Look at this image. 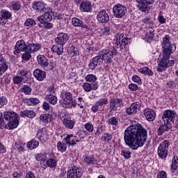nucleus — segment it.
Instances as JSON below:
<instances>
[{
    "mask_svg": "<svg viewBox=\"0 0 178 178\" xmlns=\"http://www.w3.org/2000/svg\"><path fill=\"white\" fill-rule=\"evenodd\" d=\"M26 103L29 106H31V105H37L40 104V99L37 97H31L26 99Z\"/></svg>",
    "mask_w": 178,
    "mask_h": 178,
    "instance_id": "4c0bfd02",
    "label": "nucleus"
},
{
    "mask_svg": "<svg viewBox=\"0 0 178 178\" xmlns=\"http://www.w3.org/2000/svg\"><path fill=\"white\" fill-rule=\"evenodd\" d=\"M123 105V99L113 98L110 102V112H113V111H117L118 108Z\"/></svg>",
    "mask_w": 178,
    "mask_h": 178,
    "instance_id": "2eb2a0df",
    "label": "nucleus"
},
{
    "mask_svg": "<svg viewBox=\"0 0 178 178\" xmlns=\"http://www.w3.org/2000/svg\"><path fill=\"white\" fill-rule=\"evenodd\" d=\"M47 165L49 168H55L56 166V161L54 159H49L47 161Z\"/></svg>",
    "mask_w": 178,
    "mask_h": 178,
    "instance_id": "4d7b16f0",
    "label": "nucleus"
},
{
    "mask_svg": "<svg viewBox=\"0 0 178 178\" xmlns=\"http://www.w3.org/2000/svg\"><path fill=\"white\" fill-rule=\"evenodd\" d=\"M63 123L64 124V126L65 127H67V129H70V130H72L73 129V127H74V121L72 120H69L67 118H64L63 120Z\"/></svg>",
    "mask_w": 178,
    "mask_h": 178,
    "instance_id": "2f4dec72",
    "label": "nucleus"
},
{
    "mask_svg": "<svg viewBox=\"0 0 178 178\" xmlns=\"http://www.w3.org/2000/svg\"><path fill=\"white\" fill-rule=\"evenodd\" d=\"M28 47L29 44H26V42L24 40H20L17 41L15 46V55H17L18 54H20V52H26V51H28Z\"/></svg>",
    "mask_w": 178,
    "mask_h": 178,
    "instance_id": "9d476101",
    "label": "nucleus"
},
{
    "mask_svg": "<svg viewBox=\"0 0 178 178\" xmlns=\"http://www.w3.org/2000/svg\"><path fill=\"white\" fill-rule=\"evenodd\" d=\"M10 5L11 9H13L14 12H17L22 9V3L20 1H12Z\"/></svg>",
    "mask_w": 178,
    "mask_h": 178,
    "instance_id": "473e14b6",
    "label": "nucleus"
},
{
    "mask_svg": "<svg viewBox=\"0 0 178 178\" xmlns=\"http://www.w3.org/2000/svg\"><path fill=\"white\" fill-rule=\"evenodd\" d=\"M6 70H8V65H6V62L4 59L3 62H1L0 64V76H2V74L5 73Z\"/></svg>",
    "mask_w": 178,
    "mask_h": 178,
    "instance_id": "c03bdc74",
    "label": "nucleus"
},
{
    "mask_svg": "<svg viewBox=\"0 0 178 178\" xmlns=\"http://www.w3.org/2000/svg\"><path fill=\"white\" fill-rule=\"evenodd\" d=\"M170 44V36L165 35V37L163 38L162 48H166V47L169 46Z\"/></svg>",
    "mask_w": 178,
    "mask_h": 178,
    "instance_id": "a19ab883",
    "label": "nucleus"
},
{
    "mask_svg": "<svg viewBox=\"0 0 178 178\" xmlns=\"http://www.w3.org/2000/svg\"><path fill=\"white\" fill-rule=\"evenodd\" d=\"M108 122V124H111V126H118V123H119V121L116 117L109 118Z\"/></svg>",
    "mask_w": 178,
    "mask_h": 178,
    "instance_id": "6e6d98bb",
    "label": "nucleus"
},
{
    "mask_svg": "<svg viewBox=\"0 0 178 178\" xmlns=\"http://www.w3.org/2000/svg\"><path fill=\"white\" fill-rule=\"evenodd\" d=\"M60 97L61 98L59 100L60 105L65 108V109H72V108H76L77 105V102L73 99V95L70 92L64 91L60 94Z\"/></svg>",
    "mask_w": 178,
    "mask_h": 178,
    "instance_id": "7ed1b4c3",
    "label": "nucleus"
},
{
    "mask_svg": "<svg viewBox=\"0 0 178 178\" xmlns=\"http://www.w3.org/2000/svg\"><path fill=\"white\" fill-rule=\"evenodd\" d=\"M138 4V9L140 10V12H147V10H149V6L154 5L155 3V0H135Z\"/></svg>",
    "mask_w": 178,
    "mask_h": 178,
    "instance_id": "6e6552de",
    "label": "nucleus"
},
{
    "mask_svg": "<svg viewBox=\"0 0 178 178\" xmlns=\"http://www.w3.org/2000/svg\"><path fill=\"white\" fill-rule=\"evenodd\" d=\"M97 19L99 23L102 24L108 23L109 22V15L105 10H100L97 15Z\"/></svg>",
    "mask_w": 178,
    "mask_h": 178,
    "instance_id": "4468645a",
    "label": "nucleus"
},
{
    "mask_svg": "<svg viewBox=\"0 0 178 178\" xmlns=\"http://www.w3.org/2000/svg\"><path fill=\"white\" fill-rule=\"evenodd\" d=\"M72 26L74 27H81V29H85L86 30H90V26L86 24L82 20L79 18L74 17L72 19Z\"/></svg>",
    "mask_w": 178,
    "mask_h": 178,
    "instance_id": "a211bd4d",
    "label": "nucleus"
},
{
    "mask_svg": "<svg viewBox=\"0 0 178 178\" xmlns=\"http://www.w3.org/2000/svg\"><path fill=\"white\" fill-rule=\"evenodd\" d=\"M57 148L60 152H65L66 151V144L63 142H58L57 143Z\"/></svg>",
    "mask_w": 178,
    "mask_h": 178,
    "instance_id": "de8ad7c7",
    "label": "nucleus"
},
{
    "mask_svg": "<svg viewBox=\"0 0 178 178\" xmlns=\"http://www.w3.org/2000/svg\"><path fill=\"white\" fill-rule=\"evenodd\" d=\"M139 73H142L143 74H147V76H153L154 72L152 70H149L148 67H143V68H140L138 70Z\"/></svg>",
    "mask_w": 178,
    "mask_h": 178,
    "instance_id": "58836bf2",
    "label": "nucleus"
},
{
    "mask_svg": "<svg viewBox=\"0 0 178 178\" xmlns=\"http://www.w3.org/2000/svg\"><path fill=\"white\" fill-rule=\"evenodd\" d=\"M163 56L166 59H170V54H173L176 50V46L175 44H171L165 46L163 49Z\"/></svg>",
    "mask_w": 178,
    "mask_h": 178,
    "instance_id": "f3484780",
    "label": "nucleus"
},
{
    "mask_svg": "<svg viewBox=\"0 0 178 178\" xmlns=\"http://www.w3.org/2000/svg\"><path fill=\"white\" fill-rule=\"evenodd\" d=\"M18 76L20 77H22V79L24 80V79H27V74H29V70L27 69H22L19 71H18Z\"/></svg>",
    "mask_w": 178,
    "mask_h": 178,
    "instance_id": "09e8293b",
    "label": "nucleus"
},
{
    "mask_svg": "<svg viewBox=\"0 0 178 178\" xmlns=\"http://www.w3.org/2000/svg\"><path fill=\"white\" fill-rule=\"evenodd\" d=\"M145 40L147 41H152V38H154V32L152 31H149V33H147L145 35Z\"/></svg>",
    "mask_w": 178,
    "mask_h": 178,
    "instance_id": "0e129e2a",
    "label": "nucleus"
},
{
    "mask_svg": "<svg viewBox=\"0 0 178 178\" xmlns=\"http://www.w3.org/2000/svg\"><path fill=\"white\" fill-rule=\"evenodd\" d=\"M84 161L86 162V163H87V165H94V163L97 162V161H95V159L91 156H87L84 159Z\"/></svg>",
    "mask_w": 178,
    "mask_h": 178,
    "instance_id": "a18cd8bd",
    "label": "nucleus"
},
{
    "mask_svg": "<svg viewBox=\"0 0 178 178\" xmlns=\"http://www.w3.org/2000/svg\"><path fill=\"white\" fill-rule=\"evenodd\" d=\"M38 145H40V143L34 139L29 141L26 145L27 148H29V149H35V148H37Z\"/></svg>",
    "mask_w": 178,
    "mask_h": 178,
    "instance_id": "e433bc0d",
    "label": "nucleus"
},
{
    "mask_svg": "<svg viewBox=\"0 0 178 178\" xmlns=\"http://www.w3.org/2000/svg\"><path fill=\"white\" fill-rule=\"evenodd\" d=\"M31 54V52L26 51V52L24 53L22 56L23 60H30V58H31V54Z\"/></svg>",
    "mask_w": 178,
    "mask_h": 178,
    "instance_id": "e2e57ef3",
    "label": "nucleus"
},
{
    "mask_svg": "<svg viewBox=\"0 0 178 178\" xmlns=\"http://www.w3.org/2000/svg\"><path fill=\"white\" fill-rule=\"evenodd\" d=\"M177 167H178V157L176 156L172 159L171 169H172L173 170H176L177 169Z\"/></svg>",
    "mask_w": 178,
    "mask_h": 178,
    "instance_id": "864d4df0",
    "label": "nucleus"
},
{
    "mask_svg": "<svg viewBox=\"0 0 178 178\" xmlns=\"http://www.w3.org/2000/svg\"><path fill=\"white\" fill-rule=\"evenodd\" d=\"M127 13V8H126V6L122 4H116L113 8V16L118 19H122V17H123Z\"/></svg>",
    "mask_w": 178,
    "mask_h": 178,
    "instance_id": "0eeeda50",
    "label": "nucleus"
},
{
    "mask_svg": "<svg viewBox=\"0 0 178 178\" xmlns=\"http://www.w3.org/2000/svg\"><path fill=\"white\" fill-rule=\"evenodd\" d=\"M91 7V2L83 1L80 5V10H81V12H90L92 9Z\"/></svg>",
    "mask_w": 178,
    "mask_h": 178,
    "instance_id": "cd10ccee",
    "label": "nucleus"
},
{
    "mask_svg": "<svg viewBox=\"0 0 178 178\" xmlns=\"http://www.w3.org/2000/svg\"><path fill=\"white\" fill-rule=\"evenodd\" d=\"M101 54L102 60L106 65H111L113 62V56L118 55V51L114 48L103 49L99 51Z\"/></svg>",
    "mask_w": 178,
    "mask_h": 178,
    "instance_id": "20e7f679",
    "label": "nucleus"
},
{
    "mask_svg": "<svg viewBox=\"0 0 178 178\" xmlns=\"http://www.w3.org/2000/svg\"><path fill=\"white\" fill-rule=\"evenodd\" d=\"M102 106L99 102L97 101L91 108V111L92 112H93V113H97V112H98V111H99V107Z\"/></svg>",
    "mask_w": 178,
    "mask_h": 178,
    "instance_id": "3c124183",
    "label": "nucleus"
},
{
    "mask_svg": "<svg viewBox=\"0 0 178 178\" xmlns=\"http://www.w3.org/2000/svg\"><path fill=\"white\" fill-rule=\"evenodd\" d=\"M24 26H26V27H30V26H35V21H34V19H27L24 22Z\"/></svg>",
    "mask_w": 178,
    "mask_h": 178,
    "instance_id": "bf43d9fd",
    "label": "nucleus"
},
{
    "mask_svg": "<svg viewBox=\"0 0 178 178\" xmlns=\"http://www.w3.org/2000/svg\"><path fill=\"white\" fill-rule=\"evenodd\" d=\"M168 60H169V58H166L163 56V58L159 60L158 63V72H165V70H166L168 67Z\"/></svg>",
    "mask_w": 178,
    "mask_h": 178,
    "instance_id": "aec40b11",
    "label": "nucleus"
},
{
    "mask_svg": "<svg viewBox=\"0 0 178 178\" xmlns=\"http://www.w3.org/2000/svg\"><path fill=\"white\" fill-rule=\"evenodd\" d=\"M158 178H168V174L165 171H160L157 175Z\"/></svg>",
    "mask_w": 178,
    "mask_h": 178,
    "instance_id": "774afa93",
    "label": "nucleus"
},
{
    "mask_svg": "<svg viewBox=\"0 0 178 178\" xmlns=\"http://www.w3.org/2000/svg\"><path fill=\"white\" fill-rule=\"evenodd\" d=\"M33 75L35 79L38 80V81H43V80H45L47 77V72L42 70L36 69L33 72Z\"/></svg>",
    "mask_w": 178,
    "mask_h": 178,
    "instance_id": "6ab92c4d",
    "label": "nucleus"
},
{
    "mask_svg": "<svg viewBox=\"0 0 178 178\" xmlns=\"http://www.w3.org/2000/svg\"><path fill=\"white\" fill-rule=\"evenodd\" d=\"M115 37V44L118 46L120 42H122V40H123L124 38V31L120 30L119 32H118Z\"/></svg>",
    "mask_w": 178,
    "mask_h": 178,
    "instance_id": "f704fd0d",
    "label": "nucleus"
},
{
    "mask_svg": "<svg viewBox=\"0 0 178 178\" xmlns=\"http://www.w3.org/2000/svg\"><path fill=\"white\" fill-rule=\"evenodd\" d=\"M172 127H170V124L165 123L164 124L160 125L159 129H157V133L159 136H162L165 133V131H169Z\"/></svg>",
    "mask_w": 178,
    "mask_h": 178,
    "instance_id": "a878e982",
    "label": "nucleus"
},
{
    "mask_svg": "<svg viewBox=\"0 0 178 178\" xmlns=\"http://www.w3.org/2000/svg\"><path fill=\"white\" fill-rule=\"evenodd\" d=\"M69 41V35L65 33H60L57 35V37L55 38V42L58 45L63 47Z\"/></svg>",
    "mask_w": 178,
    "mask_h": 178,
    "instance_id": "f8f14e48",
    "label": "nucleus"
},
{
    "mask_svg": "<svg viewBox=\"0 0 178 178\" xmlns=\"http://www.w3.org/2000/svg\"><path fill=\"white\" fill-rule=\"evenodd\" d=\"M51 51L57 54V55H62L63 54V46L54 45L51 47Z\"/></svg>",
    "mask_w": 178,
    "mask_h": 178,
    "instance_id": "ea45409f",
    "label": "nucleus"
},
{
    "mask_svg": "<svg viewBox=\"0 0 178 178\" xmlns=\"http://www.w3.org/2000/svg\"><path fill=\"white\" fill-rule=\"evenodd\" d=\"M54 117L51 114H43L40 116V120L43 123H49L52 122Z\"/></svg>",
    "mask_w": 178,
    "mask_h": 178,
    "instance_id": "7c9ffc66",
    "label": "nucleus"
},
{
    "mask_svg": "<svg viewBox=\"0 0 178 178\" xmlns=\"http://www.w3.org/2000/svg\"><path fill=\"white\" fill-rule=\"evenodd\" d=\"M81 176H83L81 168L76 165H73L72 168L68 170L67 175L65 172L60 174V178H80Z\"/></svg>",
    "mask_w": 178,
    "mask_h": 178,
    "instance_id": "39448f33",
    "label": "nucleus"
},
{
    "mask_svg": "<svg viewBox=\"0 0 178 178\" xmlns=\"http://www.w3.org/2000/svg\"><path fill=\"white\" fill-rule=\"evenodd\" d=\"M124 141L131 149H138L147 141V130L140 123L132 124L125 129Z\"/></svg>",
    "mask_w": 178,
    "mask_h": 178,
    "instance_id": "f257e3e1",
    "label": "nucleus"
},
{
    "mask_svg": "<svg viewBox=\"0 0 178 178\" xmlns=\"http://www.w3.org/2000/svg\"><path fill=\"white\" fill-rule=\"evenodd\" d=\"M85 79L88 83H95L97 81V76L94 74H88Z\"/></svg>",
    "mask_w": 178,
    "mask_h": 178,
    "instance_id": "8fccbe9b",
    "label": "nucleus"
},
{
    "mask_svg": "<svg viewBox=\"0 0 178 178\" xmlns=\"http://www.w3.org/2000/svg\"><path fill=\"white\" fill-rule=\"evenodd\" d=\"M10 19H12V13L5 9H1L0 11V24L3 26Z\"/></svg>",
    "mask_w": 178,
    "mask_h": 178,
    "instance_id": "ddd939ff",
    "label": "nucleus"
},
{
    "mask_svg": "<svg viewBox=\"0 0 178 178\" xmlns=\"http://www.w3.org/2000/svg\"><path fill=\"white\" fill-rule=\"evenodd\" d=\"M41 49V44L38 43H28V52L35 54L37 51Z\"/></svg>",
    "mask_w": 178,
    "mask_h": 178,
    "instance_id": "393cba45",
    "label": "nucleus"
},
{
    "mask_svg": "<svg viewBox=\"0 0 178 178\" xmlns=\"http://www.w3.org/2000/svg\"><path fill=\"white\" fill-rule=\"evenodd\" d=\"M38 64L42 67H48L49 63H48V58L44 55H39L37 56Z\"/></svg>",
    "mask_w": 178,
    "mask_h": 178,
    "instance_id": "b1692460",
    "label": "nucleus"
},
{
    "mask_svg": "<svg viewBox=\"0 0 178 178\" xmlns=\"http://www.w3.org/2000/svg\"><path fill=\"white\" fill-rule=\"evenodd\" d=\"M83 88L86 92H90L92 90L91 84L87 82L83 83Z\"/></svg>",
    "mask_w": 178,
    "mask_h": 178,
    "instance_id": "13d9d810",
    "label": "nucleus"
},
{
    "mask_svg": "<svg viewBox=\"0 0 178 178\" xmlns=\"http://www.w3.org/2000/svg\"><path fill=\"white\" fill-rule=\"evenodd\" d=\"M102 140H103V141H107V143H109V141L112 140V135L111 134H104V136L102 137Z\"/></svg>",
    "mask_w": 178,
    "mask_h": 178,
    "instance_id": "338daca9",
    "label": "nucleus"
},
{
    "mask_svg": "<svg viewBox=\"0 0 178 178\" xmlns=\"http://www.w3.org/2000/svg\"><path fill=\"white\" fill-rule=\"evenodd\" d=\"M33 90L28 85H24L22 88L20 89L21 92H24L26 95H30L31 94V91Z\"/></svg>",
    "mask_w": 178,
    "mask_h": 178,
    "instance_id": "79ce46f5",
    "label": "nucleus"
},
{
    "mask_svg": "<svg viewBox=\"0 0 178 178\" xmlns=\"http://www.w3.org/2000/svg\"><path fill=\"white\" fill-rule=\"evenodd\" d=\"M19 117H15V120L8 121V127L10 130H13V129H16L19 126Z\"/></svg>",
    "mask_w": 178,
    "mask_h": 178,
    "instance_id": "c9c22d12",
    "label": "nucleus"
},
{
    "mask_svg": "<svg viewBox=\"0 0 178 178\" xmlns=\"http://www.w3.org/2000/svg\"><path fill=\"white\" fill-rule=\"evenodd\" d=\"M176 116H177L176 111L173 110H165L163 112L162 119L164 123H169V122H172L173 123L176 119Z\"/></svg>",
    "mask_w": 178,
    "mask_h": 178,
    "instance_id": "1a4fd4ad",
    "label": "nucleus"
},
{
    "mask_svg": "<svg viewBox=\"0 0 178 178\" xmlns=\"http://www.w3.org/2000/svg\"><path fill=\"white\" fill-rule=\"evenodd\" d=\"M144 115L148 122H154V120H155V118L156 117V113L151 108H146L145 110Z\"/></svg>",
    "mask_w": 178,
    "mask_h": 178,
    "instance_id": "412c9836",
    "label": "nucleus"
},
{
    "mask_svg": "<svg viewBox=\"0 0 178 178\" xmlns=\"http://www.w3.org/2000/svg\"><path fill=\"white\" fill-rule=\"evenodd\" d=\"M15 118H19V115L12 111H5L3 113V118L6 122H10V120H15Z\"/></svg>",
    "mask_w": 178,
    "mask_h": 178,
    "instance_id": "5701e85b",
    "label": "nucleus"
},
{
    "mask_svg": "<svg viewBox=\"0 0 178 178\" xmlns=\"http://www.w3.org/2000/svg\"><path fill=\"white\" fill-rule=\"evenodd\" d=\"M169 145H170L169 140H164L159 145L157 154L161 159H165V158L168 156V149L169 148Z\"/></svg>",
    "mask_w": 178,
    "mask_h": 178,
    "instance_id": "423d86ee",
    "label": "nucleus"
},
{
    "mask_svg": "<svg viewBox=\"0 0 178 178\" xmlns=\"http://www.w3.org/2000/svg\"><path fill=\"white\" fill-rule=\"evenodd\" d=\"M32 8L33 10L42 13V12H45L47 10V3H45L44 1H35L32 4Z\"/></svg>",
    "mask_w": 178,
    "mask_h": 178,
    "instance_id": "dca6fc26",
    "label": "nucleus"
},
{
    "mask_svg": "<svg viewBox=\"0 0 178 178\" xmlns=\"http://www.w3.org/2000/svg\"><path fill=\"white\" fill-rule=\"evenodd\" d=\"M36 161H46L47 160V156H45V154H36V156H35Z\"/></svg>",
    "mask_w": 178,
    "mask_h": 178,
    "instance_id": "680f3d73",
    "label": "nucleus"
},
{
    "mask_svg": "<svg viewBox=\"0 0 178 178\" xmlns=\"http://www.w3.org/2000/svg\"><path fill=\"white\" fill-rule=\"evenodd\" d=\"M23 80H24L23 79V77L20 76L19 75H16L13 78L14 84H21Z\"/></svg>",
    "mask_w": 178,
    "mask_h": 178,
    "instance_id": "603ef678",
    "label": "nucleus"
},
{
    "mask_svg": "<svg viewBox=\"0 0 178 178\" xmlns=\"http://www.w3.org/2000/svg\"><path fill=\"white\" fill-rule=\"evenodd\" d=\"M43 12L44 15H40L38 17V22H40V24H38V27L49 30V29L54 27V24L49 22L52 20V8L47 7V10Z\"/></svg>",
    "mask_w": 178,
    "mask_h": 178,
    "instance_id": "f03ea898",
    "label": "nucleus"
},
{
    "mask_svg": "<svg viewBox=\"0 0 178 178\" xmlns=\"http://www.w3.org/2000/svg\"><path fill=\"white\" fill-rule=\"evenodd\" d=\"M21 115L23 118H29V119H33L35 118V112L33 110H24L21 111Z\"/></svg>",
    "mask_w": 178,
    "mask_h": 178,
    "instance_id": "c85d7f7f",
    "label": "nucleus"
},
{
    "mask_svg": "<svg viewBox=\"0 0 178 178\" xmlns=\"http://www.w3.org/2000/svg\"><path fill=\"white\" fill-rule=\"evenodd\" d=\"M46 101H48L51 105H56L58 103V97L54 95H47L45 96Z\"/></svg>",
    "mask_w": 178,
    "mask_h": 178,
    "instance_id": "c756f323",
    "label": "nucleus"
},
{
    "mask_svg": "<svg viewBox=\"0 0 178 178\" xmlns=\"http://www.w3.org/2000/svg\"><path fill=\"white\" fill-rule=\"evenodd\" d=\"M138 109H140V104L133 103L129 108H127L126 112L128 115H136V113H137L138 111Z\"/></svg>",
    "mask_w": 178,
    "mask_h": 178,
    "instance_id": "4be33fe9",
    "label": "nucleus"
},
{
    "mask_svg": "<svg viewBox=\"0 0 178 178\" xmlns=\"http://www.w3.org/2000/svg\"><path fill=\"white\" fill-rule=\"evenodd\" d=\"M74 138H75L76 143H80V141H83V140H84V132L83 131L78 132L74 136Z\"/></svg>",
    "mask_w": 178,
    "mask_h": 178,
    "instance_id": "37998d69",
    "label": "nucleus"
},
{
    "mask_svg": "<svg viewBox=\"0 0 178 178\" xmlns=\"http://www.w3.org/2000/svg\"><path fill=\"white\" fill-rule=\"evenodd\" d=\"M121 155H122V156H124L126 159H129L131 156V152H130L129 150H122Z\"/></svg>",
    "mask_w": 178,
    "mask_h": 178,
    "instance_id": "69168bd1",
    "label": "nucleus"
},
{
    "mask_svg": "<svg viewBox=\"0 0 178 178\" xmlns=\"http://www.w3.org/2000/svg\"><path fill=\"white\" fill-rule=\"evenodd\" d=\"M67 54L73 58V56H76V55H79V50L74 46L72 45L67 48Z\"/></svg>",
    "mask_w": 178,
    "mask_h": 178,
    "instance_id": "72a5a7b5",
    "label": "nucleus"
},
{
    "mask_svg": "<svg viewBox=\"0 0 178 178\" xmlns=\"http://www.w3.org/2000/svg\"><path fill=\"white\" fill-rule=\"evenodd\" d=\"M63 140L68 145H76V139L74 138V135H73V134L67 135V136L65 138H64Z\"/></svg>",
    "mask_w": 178,
    "mask_h": 178,
    "instance_id": "bb28decb",
    "label": "nucleus"
},
{
    "mask_svg": "<svg viewBox=\"0 0 178 178\" xmlns=\"http://www.w3.org/2000/svg\"><path fill=\"white\" fill-rule=\"evenodd\" d=\"M84 127L88 131H89V133H92V131H94V126L91 122L86 123L84 125Z\"/></svg>",
    "mask_w": 178,
    "mask_h": 178,
    "instance_id": "052dcab7",
    "label": "nucleus"
},
{
    "mask_svg": "<svg viewBox=\"0 0 178 178\" xmlns=\"http://www.w3.org/2000/svg\"><path fill=\"white\" fill-rule=\"evenodd\" d=\"M129 44H130V39L127 37H124L122 38L119 45L121 48H124L127 45H129Z\"/></svg>",
    "mask_w": 178,
    "mask_h": 178,
    "instance_id": "49530a36",
    "label": "nucleus"
},
{
    "mask_svg": "<svg viewBox=\"0 0 178 178\" xmlns=\"http://www.w3.org/2000/svg\"><path fill=\"white\" fill-rule=\"evenodd\" d=\"M104 62L102 59V56H101V53L98 52V56H96L92 58V62L88 65L89 68L91 70H94L97 67V66H101Z\"/></svg>",
    "mask_w": 178,
    "mask_h": 178,
    "instance_id": "9b49d317",
    "label": "nucleus"
},
{
    "mask_svg": "<svg viewBox=\"0 0 178 178\" xmlns=\"http://www.w3.org/2000/svg\"><path fill=\"white\" fill-rule=\"evenodd\" d=\"M8 104V98L5 96L0 97V109Z\"/></svg>",
    "mask_w": 178,
    "mask_h": 178,
    "instance_id": "5fc2aeb1",
    "label": "nucleus"
}]
</instances>
